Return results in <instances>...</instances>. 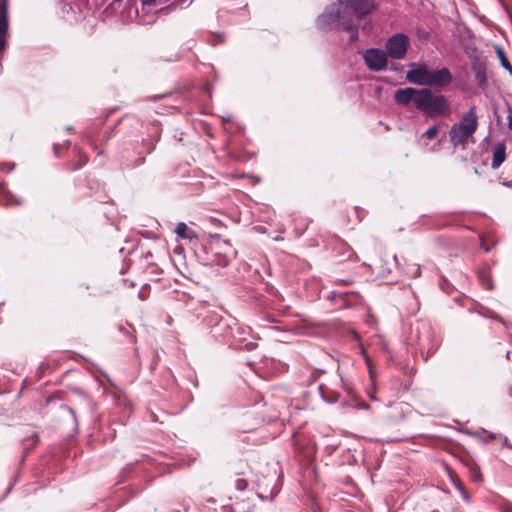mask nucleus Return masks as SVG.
Returning a JSON list of instances; mask_svg holds the SVG:
<instances>
[{"mask_svg":"<svg viewBox=\"0 0 512 512\" xmlns=\"http://www.w3.org/2000/svg\"><path fill=\"white\" fill-rule=\"evenodd\" d=\"M156 142H157V139L143 141V145L146 146L147 153H151L154 150Z\"/></svg>","mask_w":512,"mask_h":512,"instance_id":"nucleus-25","label":"nucleus"},{"mask_svg":"<svg viewBox=\"0 0 512 512\" xmlns=\"http://www.w3.org/2000/svg\"><path fill=\"white\" fill-rule=\"evenodd\" d=\"M387 54L379 48L367 49L363 54V59L369 70L378 72L387 66Z\"/></svg>","mask_w":512,"mask_h":512,"instance_id":"nucleus-7","label":"nucleus"},{"mask_svg":"<svg viewBox=\"0 0 512 512\" xmlns=\"http://www.w3.org/2000/svg\"><path fill=\"white\" fill-rule=\"evenodd\" d=\"M322 373H324L323 370H314L310 375L309 383H314Z\"/></svg>","mask_w":512,"mask_h":512,"instance_id":"nucleus-27","label":"nucleus"},{"mask_svg":"<svg viewBox=\"0 0 512 512\" xmlns=\"http://www.w3.org/2000/svg\"><path fill=\"white\" fill-rule=\"evenodd\" d=\"M478 277H479V280L481 281V283L483 284V286L487 290L493 289V282L490 279V276L488 274H486L485 272H481V273H479Z\"/></svg>","mask_w":512,"mask_h":512,"instance_id":"nucleus-20","label":"nucleus"},{"mask_svg":"<svg viewBox=\"0 0 512 512\" xmlns=\"http://www.w3.org/2000/svg\"><path fill=\"white\" fill-rule=\"evenodd\" d=\"M192 3V0H176L171 5L164 7L160 10L163 14H168L171 11H174L178 8L182 9L188 7Z\"/></svg>","mask_w":512,"mask_h":512,"instance_id":"nucleus-16","label":"nucleus"},{"mask_svg":"<svg viewBox=\"0 0 512 512\" xmlns=\"http://www.w3.org/2000/svg\"><path fill=\"white\" fill-rule=\"evenodd\" d=\"M496 50V54H497V57L501 63V66L509 72L510 75H512V65L510 64L507 56H506V53L505 51L503 50L502 47L500 46H496L495 48Z\"/></svg>","mask_w":512,"mask_h":512,"instance_id":"nucleus-15","label":"nucleus"},{"mask_svg":"<svg viewBox=\"0 0 512 512\" xmlns=\"http://www.w3.org/2000/svg\"><path fill=\"white\" fill-rule=\"evenodd\" d=\"M4 47H5V38L0 35V52L4 49Z\"/></svg>","mask_w":512,"mask_h":512,"instance_id":"nucleus-33","label":"nucleus"},{"mask_svg":"<svg viewBox=\"0 0 512 512\" xmlns=\"http://www.w3.org/2000/svg\"><path fill=\"white\" fill-rule=\"evenodd\" d=\"M477 434L481 437V439L484 442H489L497 438L496 434L491 433L485 429H481L480 431L477 432Z\"/></svg>","mask_w":512,"mask_h":512,"instance_id":"nucleus-21","label":"nucleus"},{"mask_svg":"<svg viewBox=\"0 0 512 512\" xmlns=\"http://www.w3.org/2000/svg\"><path fill=\"white\" fill-rule=\"evenodd\" d=\"M377 342H379V344L381 345V348L383 351H387L388 349V345L387 343L384 341V339H382L381 337H378L377 339Z\"/></svg>","mask_w":512,"mask_h":512,"instance_id":"nucleus-28","label":"nucleus"},{"mask_svg":"<svg viewBox=\"0 0 512 512\" xmlns=\"http://www.w3.org/2000/svg\"><path fill=\"white\" fill-rule=\"evenodd\" d=\"M67 410L73 415L75 416V411L74 409L70 408V407H67Z\"/></svg>","mask_w":512,"mask_h":512,"instance_id":"nucleus-39","label":"nucleus"},{"mask_svg":"<svg viewBox=\"0 0 512 512\" xmlns=\"http://www.w3.org/2000/svg\"><path fill=\"white\" fill-rule=\"evenodd\" d=\"M478 127V116L475 106H471L465 112L461 120L454 123L449 131L450 142L454 147L465 145L470 137L476 132Z\"/></svg>","mask_w":512,"mask_h":512,"instance_id":"nucleus-3","label":"nucleus"},{"mask_svg":"<svg viewBox=\"0 0 512 512\" xmlns=\"http://www.w3.org/2000/svg\"><path fill=\"white\" fill-rule=\"evenodd\" d=\"M276 418H277V416L270 417V418L268 419V421H272V420H274V419H276Z\"/></svg>","mask_w":512,"mask_h":512,"instance_id":"nucleus-41","label":"nucleus"},{"mask_svg":"<svg viewBox=\"0 0 512 512\" xmlns=\"http://www.w3.org/2000/svg\"><path fill=\"white\" fill-rule=\"evenodd\" d=\"M144 161H145V157L144 156L138 157L136 162L133 164V167L142 165L144 163Z\"/></svg>","mask_w":512,"mask_h":512,"instance_id":"nucleus-30","label":"nucleus"},{"mask_svg":"<svg viewBox=\"0 0 512 512\" xmlns=\"http://www.w3.org/2000/svg\"><path fill=\"white\" fill-rule=\"evenodd\" d=\"M405 273L412 278H417L421 274V267L419 264H409L407 265Z\"/></svg>","mask_w":512,"mask_h":512,"instance_id":"nucleus-19","label":"nucleus"},{"mask_svg":"<svg viewBox=\"0 0 512 512\" xmlns=\"http://www.w3.org/2000/svg\"><path fill=\"white\" fill-rule=\"evenodd\" d=\"M429 68L425 64L412 63L406 73V80L415 85L425 86Z\"/></svg>","mask_w":512,"mask_h":512,"instance_id":"nucleus-10","label":"nucleus"},{"mask_svg":"<svg viewBox=\"0 0 512 512\" xmlns=\"http://www.w3.org/2000/svg\"><path fill=\"white\" fill-rule=\"evenodd\" d=\"M393 260H394V261L396 262V264L398 265V260H397V257H396V256H394V257H393Z\"/></svg>","mask_w":512,"mask_h":512,"instance_id":"nucleus-42","label":"nucleus"},{"mask_svg":"<svg viewBox=\"0 0 512 512\" xmlns=\"http://www.w3.org/2000/svg\"><path fill=\"white\" fill-rule=\"evenodd\" d=\"M415 338L418 349L431 355L438 347V340L430 324L425 320H418L412 328V339Z\"/></svg>","mask_w":512,"mask_h":512,"instance_id":"nucleus-4","label":"nucleus"},{"mask_svg":"<svg viewBox=\"0 0 512 512\" xmlns=\"http://www.w3.org/2000/svg\"><path fill=\"white\" fill-rule=\"evenodd\" d=\"M360 25H355L353 29H344L345 31L350 32L349 41L355 42L358 39V27Z\"/></svg>","mask_w":512,"mask_h":512,"instance_id":"nucleus-23","label":"nucleus"},{"mask_svg":"<svg viewBox=\"0 0 512 512\" xmlns=\"http://www.w3.org/2000/svg\"><path fill=\"white\" fill-rule=\"evenodd\" d=\"M452 79V74L445 67L434 71L429 69L425 86L441 89L448 86Z\"/></svg>","mask_w":512,"mask_h":512,"instance_id":"nucleus-8","label":"nucleus"},{"mask_svg":"<svg viewBox=\"0 0 512 512\" xmlns=\"http://www.w3.org/2000/svg\"><path fill=\"white\" fill-rule=\"evenodd\" d=\"M215 248L222 250L223 253L220 254L218 252H215L216 258L213 260V263L218 266H222V267L227 266L229 264L232 256L235 255V252L233 251L230 243L226 240L222 241V242H218L215 245Z\"/></svg>","mask_w":512,"mask_h":512,"instance_id":"nucleus-11","label":"nucleus"},{"mask_svg":"<svg viewBox=\"0 0 512 512\" xmlns=\"http://www.w3.org/2000/svg\"><path fill=\"white\" fill-rule=\"evenodd\" d=\"M409 46V37L404 33H396L387 39L385 52L388 57L400 60L406 56Z\"/></svg>","mask_w":512,"mask_h":512,"instance_id":"nucleus-6","label":"nucleus"},{"mask_svg":"<svg viewBox=\"0 0 512 512\" xmlns=\"http://www.w3.org/2000/svg\"><path fill=\"white\" fill-rule=\"evenodd\" d=\"M87 163V158L86 157H81V164L79 165V167L85 165Z\"/></svg>","mask_w":512,"mask_h":512,"instance_id":"nucleus-37","label":"nucleus"},{"mask_svg":"<svg viewBox=\"0 0 512 512\" xmlns=\"http://www.w3.org/2000/svg\"><path fill=\"white\" fill-rule=\"evenodd\" d=\"M470 478L473 482L477 483L481 481V474L478 469H473L470 472Z\"/></svg>","mask_w":512,"mask_h":512,"instance_id":"nucleus-26","label":"nucleus"},{"mask_svg":"<svg viewBox=\"0 0 512 512\" xmlns=\"http://www.w3.org/2000/svg\"><path fill=\"white\" fill-rule=\"evenodd\" d=\"M342 11V29H353L377 9L371 0H338Z\"/></svg>","mask_w":512,"mask_h":512,"instance_id":"nucleus-2","label":"nucleus"},{"mask_svg":"<svg viewBox=\"0 0 512 512\" xmlns=\"http://www.w3.org/2000/svg\"><path fill=\"white\" fill-rule=\"evenodd\" d=\"M175 233L182 239L192 240L196 238L194 231L188 228V226L183 222L177 224Z\"/></svg>","mask_w":512,"mask_h":512,"instance_id":"nucleus-14","label":"nucleus"},{"mask_svg":"<svg viewBox=\"0 0 512 512\" xmlns=\"http://www.w3.org/2000/svg\"><path fill=\"white\" fill-rule=\"evenodd\" d=\"M394 101L400 106H407L411 102L414 107L429 118L447 117L451 114V107L442 94H436L429 88L407 87L394 93Z\"/></svg>","mask_w":512,"mask_h":512,"instance_id":"nucleus-1","label":"nucleus"},{"mask_svg":"<svg viewBox=\"0 0 512 512\" xmlns=\"http://www.w3.org/2000/svg\"><path fill=\"white\" fill-rule=\"evenodd\" d=\"M508 128L512 130V114H508Z\"/></svg>","mask_w":512,"mask_h":512,"instance_id":"nucleus-35","label":"nucleus"},{"mask_svg":"<svg viewBox=\"0 0 512 512\" xmlns=\"http://www.w3.org/2000/svg\"><path fill=\"white\" fill-rule=\"evenodd\" d=\"M500 438L502 439L503 444H504L507 448L512 449V445H511V443L509 442V440H508V438H507L506 436H502V435H500Z\"/></svg>","mask_w":512,"mask_h":512,"instance_id":"nucleus-29","label":"nucleus"},{"mask_svg":"<svg viewBox=\"0 0 512 512\" xmlns=\"http://www.w3.org/2000/svg\"><path fill=\"white\" fill-rule=\"evenodd\" d=\"M338 282L342 283V284H350L351 281L350 280H337Z\"/></svg>","mask_w":512,"mask_h":512,"instance_id":"nucleus-38","label":"nucleus"},{"mask_svg":"<svg viewBox=\"0 0 512 512\" xmlns=\"http://www.w3.org/2000/svg\"><path fill=\"white\" fill-rule=\"evenodd\" d=\"M438 133V126L437 125H433L431 127H429L424 135L428 138V139H433L435 138V136L437 135Z\"/></svg>","mask_w":512,"mask_h":512,"instance_id":"nucleus-22","label":"nucleus"},{"mask_svg":"<svg viewBox=\"0 0 512 512\" xmlns=\"http://www.w3.org/2000/svg\"><path fill=\"white\" fill-rule=\"evenodd\" d=\"M255 347H256V343H254V342H248V343H246V344H245V348H246L247 350H252V349H254Z\"/></svg>","mask_w":512,"mask_h":512,"instance_id":"nucleus-31","label":"nucleus"},{"mask_svg":"<svg viewBox=\"0 0 512 512\" xmlns=\"http://www.w3.org/2000/svg\"><path fill=\"white\" fill-rule=\"evenodd\" d=\"M503 186L512 187V181L503 180L501 181Z\"/></svg>","mask_w":512,"mask_h":512,"instance_id":"nucleus-36","label":"nucleus"},{"mask_svg":"<svg viewBox=\"0 0 512 512\" xmlns=\"http://www.w3.org/2000/svg\"><path fill=\"white\" fill-rule=\"evenodd\" d=\"M54 151H55V154L58 153V146L57 145H54Z\"/></svg>","mask_w":512,"mask_h":512,"instance_id":"nucleus-40","label":"nucleus"},{"mask_svg":"<svg viewBox=\"0 0 512 512\" xmlns=\"http://www.w3.org/2000/svg\"><path fill=\"white\" fill-rule=\"evenodd\" d=\"M247 481L245 479H242V478H238L236 479L235 481V487L236 489L240 490V491H243L247 488Z\"/></svg>","mask_w":512,"mask_h":512,"instance_id":"nucleus-24","label":"nucleus"},{"mask_svg":"<svg viewBox=\"0 0 512 512\" xmlns=\"http://www.w3.org/2000/svg\"><path fill=\"white\" fill-rule=\"evenodd\" d=\"M319 389L321 390V394H323L322 392V386L319 387ZM322 398L327 401V402H330V403H333L335 402L337 399L336 398H333V399H327L324 395H322Z\"/></svg>","mask_w":512,"mask_h":512,"instance_id":"nucleus-34","label":"nucleus"},{"mask_svg":"<svg viewBox=\"0 0 512 512\" xmlns=\"http://www.w3.org/2000/svg\"><path fill=\"white\" fill-rule=\"evenodd\" d=\"M452 482L456 490L460 493L462 499L469 503L471 499L464 485L460 481H456L454 479H452Z\"/></svg>","mask_w":512,"mask_h":512,"instance_id":"nucleus-18","label":"nucleus"},{"mask_svg":"<svg viewBox=\"0 0 512 512\" xmlns=\"http://www.w3.org/2000/svg\"><path fill=\"white\" fill-rule=\"evenodd\" d=\"M342 11L338 4H331L317 18V27L321 30L342 29Z\"/></svg>","mask_w":512,"mask_h":512,"instance_id":"nucleus-5","label":"nucleus"},{"mask_svg":"<svg viewBox=\"0 0 512 512\" xmlns=\"http://www.w3.org/2000/svg\"><path fill=\"white\" fill-rule=\"evenodd\" d=\"M8 31V19L6 9H0V35L5 36Z\"/></svg>","mask_w":512,"mask_h":512,"instance_id":"nucleus-17","label":"nucleus"},{"mask_svg":"<svg viewBox=\"0 0 512 512\" xmlns=\"http://www.w3.org/2000/svg\"><path fill=\"white\" fill-rule=\"evenodd\" d=\"M141 2L143 5L150 6V5L155 4L156 0H141Z\"/></svg>","mask_w":512,"mask_h":512,"instance_id":"nucleus-32","label":"nucleus"},{"mask_svg":"<svg viewBox=\"0 0 512 512\" xmlns=\"http://www.w3.org/2000/svg\"><path fill=\"white\" fill-rule=\"evenodd\" d=\"M506 159V145L503 142H497L493 146L492 169H497Z\"/></svg>","mask_w":512,"mask_h":512,"instance_id":"nucleus-12","label":"nucleus"},{"mask_svg":"<svg viewBox=\"0 0 512 512\" xmlns=\"http://www.w3.org/2000/svg\"><path fill=\"white\" fill-rule=\"evenodd\" d=\"M471 59V70L474 74L475 81L477 86L481 90H486L489 86L487 79V67L486 62L479 58L478 56H473Z\"/></svg>","mask_w":512,"mask_h":512,"instance_id":"nucleus-9","label":"nucleus"},{"mask_svg":"<svg viewBox=\"0 0 512 512\" xmlns=\"http://www.w3.org/2000/svg\"><path fill=\"white\" fill-rule=\"evenodd\" d=\"M392 70H397V66L391 67Z\"/></svg>","mask_w":512,"mask_h":512,"instance_id":"nucleus-43","label":"nucleus"},{"mask_svg":"<svg viewBox=\"0 0 512 512\" xmlns=\"http://www.w3.org/2000/svg\"><path fill=\"white\" fill-rule=\"evenodd\" d=\"M0 203L3 205H20L22 200L6 189L3 183H0Z\"/></svg>","mask_w":512,"mask_h":512,"instance_id":"nucleus-13","label":"nucleus"}]
</instances>
